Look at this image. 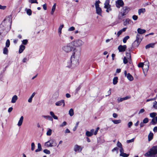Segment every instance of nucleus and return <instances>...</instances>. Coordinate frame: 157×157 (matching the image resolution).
Masks as SVG:
<instances>
[{"label":"nucleus","instance_id":"nucleus-56","mask_svg":"<svg viewBox=\"0 0 157 157\" xmlns=\"http://www.w3.org/2000/svg\"><path fill=\"white\" fill-rule=\"evenodd\" d=\"M81 86L80 85H79L78 87L76 89V93H77L80 90V89L81 88Z\"/></svg>","mask_w":157,"mask_h":157},{"label":"nucleus","instance_id":"nucleus-25","mask_svg":"<svg viewBox=\"0 0 157 157\" xmlns=\"http://www.w3.org/2000/svg\"><path fill=\"white\" fill-rule=\"evenodd\" d=\"M25 48V46L23 45H21L20 46V48L19 50V53H21L24 50Z\"/></svg>","mask_w":157,"mask_h":157},{"label":"nucleus","instance_id":"nucleus-35","mask_svg":"<svg viewBox=\"0 0 157 157\" xmlns=\"http://www.w3.org/2000/svg\"><path fill=\"white\" fill-rule=\"evenodd\" d=\"M152 108L155 109H157V102L156 101L153 102Z\"/></svg>","mask_w":157,"mask_h":157},{"label":"nucleus","instance_id":"nucleus-38","mask_svg":"<svg viewBox=\"0 0 157 157\" xmlns=\"http://www.w3.org/2000/svg\"><path fill=\"white\" fill-rule=\"evenodd\" d=\"M112 121L115 124H117L121 122V120H112Z\"/></svg>","mask_w":157,"mask_h":157},{"label":"nucleus","instance_id":"nucleus-15","mask_svg":"<svg viewBox=\"0 0 157 157\" xmlns=\"http://www.w3.org/2000/svg\"><path fill=\"white\" fill-rule=\"evenodd\" d=\"M127 48V46L126 45H119L118 48V49L120 52H123L125 51V50Z\"/></svg>","mask_w":157,"mask_h":157},{"label":"nucleus","instance_id":"nucleus-33","mask_svg":"<svg viewBox=\"0 0 157 157\" xmlns=\"http://www.w3.org/2000/svg\"><path fill=\"white\" fill-rule=\"evenodd\" d=\"M63 25H60L59 28L58 33H59V36H60V35L62 33L61 32L62 29L63 28Z\"/></svg>","mask_w":157,"mask_h":157},{"label":"nucleus","instance_id":"nucleus-1","mask_svg":"<svg viewBox=\"0 0 157 157\" xmlns=\"http://www.w3.org/2000/svg\"><path fill=\"white\" fill-rule=\"evenodd\" d=\"M80 50V49L77 52H74V53H72L71 58V64L68 65V67H70L72 66L74 67L78 65ZM68 63H69L70 62Z\"/></svg>","mask_w":157,"mask_h":157},{"label":"nucleus","instance_id":"nucleus-12","mask_svg":"<svg viewBox=\"0 0 157 157\" xmlns=\"http://www.w3.org/2000/svg\"><path fill=\"white\" fill-rule=\"evenodd\" d=\"M83 147L78 145H75L74 147V151L76 152L80 153L81 152Z\"/></svg>","mask_w":157,"mask_h":157},{"label":"nucleus","instance_id":"nucleus-63","mask_svg":"<svg viewBox=\"0 0 157 157\" xmlns=\"http://www.w3.org/2000/svg\"><path fill=\"white\" fill-rule=\"evenodd\" d=\"M120 148V154H122L123 153H124V150L122 147Z\"/></svg>","mask_w":157,"mask_h":157},{"label":"nucleus","instance_id":"nucleus-14","mask_svg":"<svg viewBox=\"0 0 157 157\" xmlns=\"http://www.w3.org/2000/svg\"><path fill=\"white\" fill-rule=\"evenodd\" d=\"M145 66L146 67V68L145 69L143 68V71H144V69L146 71H147L149 68L148 65H145L143 63H140L138 64V67H144Z\"/></svg>","mask_w":157,"mask_h":157},{"label":"nucleus","instance_id":"nucleus-45","mask_svg":"<svg viewBox=\"0 0 157 157\" xmlns=\"http://www.w3.org/2000/svg\"><path fill=\"white\" fill-rule=\"evenodd\" d=\"M10 45V41L9 39L7 40L6 43V47H9Z\"/></svg>","mask_w":157,"mask_h":157},{"label":"nucleus","instance_id":"nucleus-24","mask_svg":"<svg viewBox=\"0 0 157 157\" xmlns=\"http://www.w3.org/2000/svg\"><path fill=\"white\" fill-rule=\"evenodd\" d=\"M18 98L17 96L16 95H14L12 98L11 102L12 103H15Z\"/></svg>","mask_w":157,"mask_h":157},{"label":"nucleus","instance_id":"nucleus-28","mask_svg":"<svg viewBox=\"0 0 157 157\" xmlns=\"http://www.w3.org/2000/svg\"><path fill=\"white\" fill-rule=\"evenodd\" d=\"M153 133L152 132H151L148 135V140L149 141H150L152 140L153 139Z\"/></svg>","mask_w":157,"mask_h":157},{"label":"nucleus","instance_id":"nucleus-27","mask_svg":"<svg viewBox=\"0 0 157 157\" xmlns=\"http://www.w3.org/2000/svg\"><path fill=\"white\" fill-rule=\"evenodd\" d=\"M126 55L127 56V58L129 62L130 63L131 62V56L130 53L129 52H127L126 53Z\"/></svg>","mask_w":157,"mask_h":157},{"label":"nucleus","instance_id":"nucleus-52","mask_svg":"<svg viewBox=\"0 0 157 157\" xmlns=\"http://www.w3.org/2000/svg\"><path fill=\"white\" fill-rule=\"evenodd\" d=\"M117 146L119 148H121L122 147V145L121 143L119 141H118L117 144Z\"/></svg>","mask_w":157,"mask_h":157},{"label":"nucleus","instance_id":"nucleus-54","mask_svg":"<svg viewBox=\"0 0 157 157\" xmlns=\"http://www.w3.org/2000/svg\"><path fill=\"white\" fill-rule=\"evenodd\" d=\"M23 44L26 45L28 43V40H24L22 41Z\"/></svg>","mask_w":157,"mask_h":157},{"label":"nucleus","instance_id":"nucleus-19","mask_svg":"<svg viewBox=\"0 0 157 157\" xmlns=\"http://www.w3.org/2000/svg\"><path fill=\"white\" fill-rule=\"evenodd\" d=\"M23 120H24L23 117V116H21L20 117V118L18 121L17 124V125L18 126H21L22 125L23 122Z\"/></svg>","mask_w":157,"mask_h":157},{"label":"nucleus","instance_id":"nucleus-60","mask_svg":"<svg viewBox=\"0 0 157 157\" xmlns=\"http://www.w3.org/2000/svg\"><path fill=\"white\" fill-rule=\"evenodd\" d=\"M6 8V6H2L0 4V9L4 10Z\"/></svg>","mask_w":157,"mask_h":157},{"label":"nucleus","instance_id":"nucleus-31","mask_svg":"<svg viewBox=\"0 0 157 157\" xmlns=\"http://www.w3.org/2000/svg\"><path fill=\"white\" fill-rule=\"evenodd\" d=\"M50 115L54 119H58V117L56 116L55 115L54 113L52 111H50Z\"/></svg>","mask_w":157,"mask_h":157},{"label":"nucleus","instance_id":"nucleus-44","mask_svg":"<svg viewBox=\"0 0 157 157\" xmlns=\"http://www.w3.org/2000/svg\"><path fill=\"white\" fill-rule=\"evenodd\" d=\"M29 2L31 3V4L36 3V4L38 3V2H37V0H29Z\"/></svg>","mask_w":157,"mask_h":157},{"label":"nucleus","instance_id":"nucleus-39","mask_svg":"<svg viewBox=\"0 0 157 157\" xmlns=\"http://www.w3.org/2000/svg\"><path fill=\"white\" fill-rule=\"evenodd\" d=\"M48 130L46 133V135L48 136H50L52 134V130L50 128H48Z\"/></svg>","mask_w":157,"mask_h":157},{"label":"nucleus","instance_id":"nucleus-58","mask_svg":"<svg viewBox=\"0 0 157 157\" xmlns=\"http://www.w3.org/2000/svg\"><path fill=\"white\" fill-rule=\"evenodd\" d=\"M134 138H133L130 140H128L127 141V142L128 143H132L134 142Z\"/></svg>","mask_w":157,"mask_h":157},{"label":"nucleus","instance_id":"nucleus-50","mask_svg":"<svg viewBox=\"0 0 157 157\" xmlns=\"http://www.w3.org/2000/svg\"><path fill=\"white\" fill-rule=\"evenodd\" d=\"M148 121V119L147 118H144L143 121V122L144 124L147 123Z\"/></svg>","mask_w":157,"mask_h":157},{"label":"nucleus","instance_id":"nucleus-32","mask_svg":"<svg viewBox=\"0 0 157 157\" xmlns=\"http://www.w3.org/2000/svg\"><path fill=\"white\" fill-rule=\"evenodd\" d=\"M56 3H55L54 4L53 6L52 7V11L51 12V13L52 15H53V14L54 12L56 9Z\"/></svg>","mask_w":157,"mask_h":157},{"label":"nucleus","instance_id":"nucleus-20","mask_svg":"<svg viewBox=\"0 0 157 157\" xmlns=\"http://www.w3.org/2000/svg\"><path fill=\"white\" fill-rule=\"evenodd\" d=\"M137 31L138 34H142L145 33L146 32V30L145 29L138 28L137 30Z\"/></svg>","mask_w":157,"mask_h":157},{"label":"nucleus","instance_id":"nucleus-4","mask_svg":"<svg viewBox=\"0 0 157 157\" xmlns=\"http://www.w3.org/2000/svg\"><path fill=\"white\" fill-rule=\"evenodd\" d=\"M71 43H72L73 47L76 48V47L78 48L81 47L84 44V42L80 39L76 40L73 41Z\"/></svg>","mask_w":157,"mask_h":157},{"label":"nucleus","instance_id":"nucleus-61","mask_svg":"<svg viewBox=\"0 0 157 157\" xmlns=\"http://www.w3.org/2000/svg\"><path fill=\"white\" fill-rule=\"evenodd\" d=\"M144 111H145L144 109H142L139 111L138 113H139V114H140L143 113Z\"/></svg>","mask_w":157,"mask_h":157},{"label":"nucleus","instance_id":"nucleus-42","mask_svg":"<svg viewBox=\"0 0 157 157\" xmlns=\"http://www.w3.org/2000/svg\"><path fill=\"white\" fill-rule=\"evenodd\" d=\"M8 52V50L7 48L5 47L3 49V53L4 54H7Z\"/></svg>","mask_w":157,"mask_h":157},{"label":"nucleus","instance_id":"nucleus-9","mask_svg":"<svg viewBox=\"0 0 157 157\" xmlns=\"http://www.w3.org/2000/svg\"><path fill=\"white\" fill-rule=\"evenodd\" d=\"M130 10V8L126 6L122 8V11L121 13L122 17L127 14Z\"/></svg>","mask_w":157,"mask_h":157},{"label":"nucleus","instance_id":"nucleus-13","mask_svg":"<svg viewBox=\"0 0 157 157\" xmlns=\"http://www.w3.org/2000/svg\"><path fill=\"white\" fill-rule=\"evenodd\" d=\"M124 5V2L122 0H117L116 2V6L118 8H120V7H122Z\"/></svg>","mask_w":157,"mask_h":157},{"label":"nucleus","instance_id":"nucleus-34","mask_svg":"<svg viewBox=\"0 0 157 157\" xmlns=\"http://www.w3.org/2000/svg\"><path fill=\"white\" fill-rule=\"evenodd\" d=\"M42 117L45 118V119H47L49 120H50L51 121H53V119L51 117L49 116H45V115H43L42 116Z\"/></svg>","mask_w":157,"mask_h":157},{"label":"nucleus","instance_id":"nucleus-7","mask_svg":"<svg viewBox=\"0 0 157 157\" xmlns=\"http://www.w3.org/2000/svg\"><path fill=\"white\" fill-rule=\"evenodd\" d=\"M140 34H137L136 36V39L133 43V46L134 47H138L142 40V39L140 38Z\"/></svg>","mask_w":157,"mask_h":157},{"label":"nucleus","instance_id":"nucleus-11","mask_svg":"<svg viewBox=\"0 0 157 157\" xmlns=\"http://www.w3.org/2000/svg\"><path fill=\"white\" fill-rule=\"evenodd\" d=\"M109 0H106L104 3V8L106 9V11L109 13V12L112 10L111 8V6L109 4Z\"/></svg>","mask_w":157,"mask_h":157},{"label":"nucleus","instance_id":"nucleus-26","mask_svg":"<svg viewBox=\"0 0 157 157\" xmlns=\"http://www.w3.org/2000/svg\"><path fill=\"white\" fill-rule=\"evenodd\" d=\"M126 77L130 81H132L133 80V76L129 73L127 74Z\"/></svg>","mask_w":157,"mask_h":157},{"label":"nucleus","instance_id":"nucleus-51","mask_svg":"<svg viewBox=\"0 0 157 157\" xmlns=\"http://www.w3.org/2000/svg\"><path fill=\"white\" fill-rule=\"evenodd\" d=\"M31 150L32 151L34 150V148H35V144L33 142L31 143Z\"/></svg>","mask_w":157,"mask_h":157},{"label":"nucleus","instance_id":"nucleus-46","mask_svg":"<svg viewBox=\"0 0 157 157\" xmlns=\"http://www.w3.org/2000/svg\"><path fill=\"white\" fill-rule=\"evenodd\" d=\"M128 154H126L125 153H124L122 154H120V156L123 157H128L129 156Z\"/></svg>","mask_w":157,"mask_h":157},{"label":"nucleus","instance_id":"nucleus-55","mask_svg":"<svg viewBox=\"0 0 157 157\" xmlns=\"http://www.w3.org/2000/svg\"><path fill=\"white\" fill-rule=\"evenodd\" d=\"M79 122H77L75 126L73 129V131H75L76 130L77 128L78 127V125L79 124Z\"/></svg>","mask_w":157,"mask_h":157},{"label":"nucleus","instance_id":"nucleus-48","mask_svg":"<svg viewBox=\"0 0 157 157\" xmlns=\"http://www.w3.org/2000/svg\"><path fill=\"white\" fill-rule=\"evenodd\" d=\"M127 59H128L126 57H124L123 59V63L124 64H126V63H127L128 62Z\"/></svg>","mask_w":157,"mask_h":157},{"label":"nucleus","instance_id":"nucleus-37","mask_svg":"<svg viewBox=\"0 0 157 157\" xmlns=\"http://www.w3.org/2000/svg\"><path fill=\"white\" fill-rule=\"evenodd\" d=\"M67 38V36L65 35L63 36L60 39L63 42H65L66 41V39Z\"/></svg>","mask_w":157,"mask_h":157},{"label":"nucleus","instance_id":"nucleus-8","mask_svg":"<svg viewBox=\"0 0 157 157\" xmlns=\"http://www.w3.org/2000/svg\"><path fill=\"white\" fill-rule=\"evenodd\" d=\"M100 2L99 0L96 1L95 3V6L96 9V13L99 15H101V9L99 7V3Z\"/></svg>","mask_w":157,"mask_h":157},{"label":"nucleus","instance_id":"nucleus-40","mask_svg":"<svg viewBox=\"0 0 157 157\" xmlns=\"http://www.w3.org/2000/svg\"><path fill=\"white\" fill-rule=\"evenodd\" d=\"M69 114L71 116H72L74 115V111L72 109H71L69 111Z\"/></svg>","mask_w":157,"mask_h":157},{"label":"nucleus","instance_id":"nucleus-41","mask_svg":"<svg viewBox=\"0 0 157 157\" xmlns=\"http://www.w3.org/2000/svg\"><path fill=\"white\" fill-rule=\"evenodd\" d=\"M156 115V113L155 112H153L151 113L150 114V116L151 118L155 117Z\"/></svg>","mask_w":157,"mask_h":157},{"label":"nucleus","instance_id":"nucleus-47","mask_svg":"<svg viewBox=\"0 0 157 157\" xmlns=\"http://www.w3.org/2000/svg\"><path fill=\"white\" fill-rule=\"evenodd\" d=\"M27 13L29 15H31L32 14V11L30 9H27L26 11Z\"/></svg>","mask_w":157,"mask_h":157},{"label":"nucleus","instance_id":"nucleus-57","mask_svg":"<svg viewBox=\"0 0 157 157\" xmlns=\"http://www.w3.org/2000/svg\"><path fill=\"white\" fill-rule=\"evenodd\" d=\"M67 123L66 121H64L62 124L60 125V127H63L66 125Z\"/></svg>","mask_w":157,"mask_h":157},{"label":"nucleus","instance_id":"nucleus-62","mask_svg":"<svg viewBox=\"0 0 157 157\" xmlns=\"http://www.w3.org/2000/svg\"><path fill=\"white\" fill-rule=\"evenodd\" d=\"M132 122H129L128 124V127L130 128L132 125Z\"/></svg>","mask_w":157,"mask_h":157},{"label":"nucleus","instance_id":"nucleus-2","mask_svg":"<svg viewBox=\"0 0 157 157\" xmlns=\"http://www.w3.org/2000/svg\"><path fill=\"white\" fill-rule=\"evenodd\" d=\"M62 49L63 51L67 53H69L72 51L73 52V53H74L78 51L77 49L73 47L72 43L71 42L63 46L62 48Z\"/></svg>","mask_w":157,"mask_h":157},{"label":"nucleus","instance_id":"nucleus-5","mask_svg":"<svg viewBox=\"0 0 157 157\" xmlns=\"http://www.w3.org/2000/svg\"><path fill=\"white\" fill-rule=\"evenodd\" d=\"M44 145L48 147H55L57 145V143L55 140L52 139L45 142L44 144Z\"/></svg>","mask_w":157,"mask_h":157},{"label":"nucleus","instance_id":"nucleus-36","mask_svg":"<svg viewBox=\"0 0 157 157\" xmlns=\"http://www.w3.org/2000/svg\"><path fill=\"white\" fill-rule=\"evenodd\" d=\"M118 77H115L113 79V83L114 85H116L117 82Z\"/></svg>","mask_w":157,"mask_h":157},{"label":"nucleus","instance_id":"nucleus-29","mask_svg":"<svg viewBox=\"0 0 157 157\" xmlns=\"http://www.w3.org/2000/svg\"><path fill=\"white\" fill-rule=\"evenodd\" d=\"M145 12V8H141L138 10V14L140 15L141 13H144Z\"/></svg>","mask_w":157,"mask_h":157},{"label":"nucleus","instance_id":"nucleus-23","mask_svg":"<svg viewBox=\"0 0 157 157\" xmlns=\"http://www.w3.org/2000/svg\"><path fill=\"white\" fill-rule=\"evenodd\" d=\"M127 29V28H124L122 29L121 30H119L117 33V36L118 37L123 32L125 31Z\"/></svg>","mask_w":157,"mask_h":157},{"label":"nucleus","instance_id":"nucleus-49","mask_svg":"<svg viewBox=\"0 0 157 157\" xmlns=\"http://www.w3.org/2000/svg\"><path fill=\"white\" fill-rule=\"evenodd\" d=\"M43 152L46 154H50V151L48 149H44L43 151Z\"/></svg>","mask_w":157,"mask_h":157},{"label":"nucleus","instance_id":"nucleus-18","mask_svg":"<svg viewBox=\"0 0 157 157\" xmlns=\"http://www.w3.org/2000/svg\"><path fill=\"white\" fill-rule=\"evenodd\" d=\"M132 23V21L131 20L128 18H127L124 22V25H126Z\"/></svg>","mask_w":157,"mask_h":157},{"label":"nucleus","instance_id":"nucleus-17","mask_svg":"<svg viewBox=\"0 0 157 157\" xmlns=\"http://www.w3.org/2000/svg\"><path fill=\"white\" fill-rule=\"evenodd\" d=\"M130 98V97L129 96H126L125 97L123 98H118V99H117V102L119 103V102H122L123 101L126 100L127 99H129Z\"/></svg>","mask_w":157,"mask_h":157},{"label":"nucleus","instance_id":"nucleus-59","mask_svg":"<svg viewBox=\"0 0 157 157\" xmlns=\"http://www.w3.org/2000/svg\"><path fill=\"white\" fill-rule=\"evenodd\" d=\"M75 29V28L74 27L72 26L70 27L68 29V31H73Z\"/></svg>","mask_w":157,"mask_h":157},{"label":"nucleus","instance_id":"nucleus-21","mask_svg":"<svg viewBox=\"0 0 157 157\" xmlns=\"http://www.w3.org/2000/svg\"><path fill=\"white\" fill-rule=\"evenodd\" d=\"M150 123L153 125H155L157 124V117H156L154 118H153Z\"/></svg>","mask_w":157,"mask_h":157},{"label":"nucleus","instance_id":"nucleus-6","mask_svg":"<svg viewBox=\"0 0 157 157\" xmlns=\"http://www.w3.org/2000/svg\"><path fill=\"white\" fill-rule=\"evenodd\" d=\"M99 129V128L98 127L96 128V130L95 131L94 129L91 130L90 131H87L86 132V135L88 137L92 136L93 134L94 135H96Z\"/></svg>","mask_w":157,"mask_h":157},{"label":"nucleus","instance_id":"nucleus-43","mask_svg":"<svg viewBox=\"0 0 157 157\" xmlns=\"http://www.w3.org/2000/svg\"><path fill=\"white\" fill-rule=\"evenodd\" d=\"M129 36H126L125 37H124V39H123V42L125 43H126L127 40L129 39Z\"/></svg>","mask_w":157,"mask_h":157},{"label":"nucleus","instance_id":"nucleus-22","mask_svg":"<svg viewBox=\"0 0 157 157\" xmlns=\"http://www.w3.org/2000/svg\"><path fill=\"white\" fill-rule=\"evenodd\" d=\"M155 45V43H152L149 44L145 46V48H146V49H147L149 48H153L154 47Z\"/></svg>","mask_w":157,"mask_h":157},{"label":"nucleus","instance_id":"nucleus-16","mask_svg":"<svg viewBox=\"0 0 157 157\" xmlns=\"http://www.w3.org/2000/svg\"><path fill=\"white\" fill-rule=\"evenodd\" d=\"M63 105V107H64L65 105L64 100H61L60 101L56 102L55 103V105L57 106H61Z\"/></svg>","mask_w":157,"mask_h":157},{"label":"nucleus","instance_id":"nucleus-30","mask_svg":"<svg viewBox=\"0 0 157 157\" xmlns=\"http://www.w3.org/2000/svg\"><path fill=\"white\" fill-rule=\"evenodd\" d=\"M42 150V148L41 145L40 144L38 143V148L35 151L36 152H38Z\"/></svg>","mask_w":157,"mask_h":157},{"label":"nucleus","instance_id":"nucleus-64","mask_svg":"<svg viewBox=\"0 0 157 157\" xmlns=\"http://www.w3.org/2000/svg\"><path fill=\"white\" fill-rule=\"evenodd\" d=\"M153 131L155 132H157V126L154 127L153 129Z\"/></svg>","mask_w":157,"mask_h":157},{"label":"nucleus","instance_id":"nucleus-53","mask_svg":"<svg viewBox=\"0 0 157 157\" xmlns=\"http://www.w3.org/2000/svg\"><path fill=\"white\" fill-rule=\"evenodd\" d=\"M132 18L133 20L136 21L137 19L138 18V17L137 15H134L132 16Z\"/></svg>","mask_w":157,"mask_h":157},{"label":"nucleus","instance_id":"nucleus-3","mask_svg":"<svg viewBox=\"0 0 157 157\" xmlns=\"http://www.w3.org/2000/svg\"><path fill=\"white\" fill-rule=\"evenodd\" d=\"M157 153V146H153L150 150L146 153L144 155L146 156H153Z\"/></svg>","mask_w":157,"mask_h":157},{"label":"nucleus","instance_id":"nucleus-10","mask_svg":"<svg viewBox=\"0 0 157 157\" xmlns=\"http://www.w3.org/2000/svg\"><path fill=\"white\" fill-rule=\"evenodd\" d=\"M11 21H10L9 18H6L2 22L0 25V27L2 28V26L5 25L6 24L7 25V26H10L11 25Z\"/></svg>","mask_w":157,"mask_h":157}]
</instances>
